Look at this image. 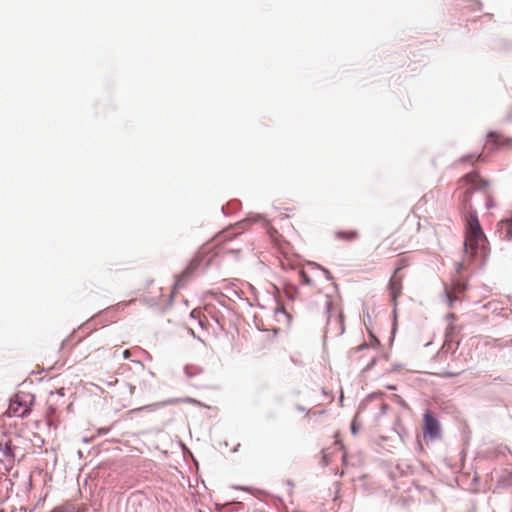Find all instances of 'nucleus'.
Returning <instances> with one entry per match:
<instances>
[{
  "instance_id": "bb28decb",
  "label": "nucleus",
  "mask_w": 512,
  "mask_h": 512,
  "mask_svg": "<svg viewBox=\"0 0 512 512\" xmlns=\"http://www.w3.org/2000/svg\"><path fill=\"white\" fill-rule=\"evenodd\" d=\"M296 408L301 412L305 411V408L303 406L297 405Z\"/></svg>"
},
{
  "instance_id": "72a5a7b5",
  "label": "nucleus",
  "mask_w": 512,
  "mask_h": 512,
  "mask_svg": "<svg viewBox=\"0 0 512 512\" xmlns=\"http://www.w3.org/2000/svg\"><path fill=\"white\" fill-rule=\"evenodd\" d=\"M48 413H49V414H51V413H52L51 405L48 407Z\"/></svg>"
},
{
  "instance_id": "f03ea898",
  "label": "nucleus",
  "mask_w": 512,
  "mask_h": 512,
  "mask_svg": "<svg viewBox=\"0 0 512 512\" xmlns=\"http://www.w3.org/2000/svg\"><path fill=\"white\" fill-rule=\"evenodd\" d=\"M463 181H465L467 184L472 185L471 188H469L466 193L472 194L475 191H484L485 197H486V203L485 207L486 209H491L495 206L492 196L489 193V191L485 190L489 186V182L487 180L482 179L477 173L471 172L466 174L463 178Z\"/></svg>"
},
{
  "instance_id": "2f4dec72",
  "label": "nucleus",
  "mask_w": 512,
  "mask_h": 512,
  "mask_svg": "<svg viewBox=\"0 0 512 512\" xmlns=\"http://www.w3.org/2000/svg\"><path fill=\"white\" fill-rule=\"evenodd\" d=\"M281 265H282V267H283L284 269H286V268H287V266L285 265V263H284V262H281Z\"/></svg>"
},
{
  "instance_id": "9b49d317",
  "label": "nucleus",
  "mask_w": 512,
  "mask_h": 512,
  "mask_svg": "<svg viewBox=\"0 0 512 512\" xmlns=\"http://www.w3.org/2000/svg\"><path fill=\"white\" fill-rule=\"evenodd\" d=\"M184 373L188 378H193L202 373V369L192 365H186L184 367Z\"/></svg>"
},
{
  "instance_id": "5701e85b",
  "label": "nucleus",
  "mask_w": 512,
  "mask_h": 512,
  "mask_svg": "<svg viewBox=\"0 0 512 512\" xmlns=\"http://www.w3.org/2000/svg\"><path fill=\"white\" fill-rule=\"evenodd\" d=\"M506 121L507 122H512V111L508 113V115L506 117Z\"/></svg>"
},
{
  "instance_id": "aec40b11",
  "label": "nucleus",
  "mask_w": 512,
  "mask_h": 512,
  "mask_svg": "<svg viewBox=\"0 0 512 512\" xmlns=\"http://www.w3.org/2000/svg\"><path fill=\"white\" fill-rule=\"evenodd\" d=\"M286 485L288 486L289 493H290V494H292L293 489H294V483H293V481H291V480H287V481H286Z\"/></svg>"
},
{
  "instance_id": "b1692460",
  "label": "nucleus",
  "mask_w": 512,
  "mask_h": 512,
  "mask_svg": "<svg viewBox=\"0 0 512 512\" xmlns=\"http://www.w3.org/2000/svg\"><path fill=\"white\" fill-rule=\"evenodd\" d=\"M506 121L507 122H512V111L508 113V115L506 117Z\"/></svg>"
},
{
  "instance_id": "7c9ffc66",
  "label": "nucleus",
  "mask_w": 512,
  "mask_h": 512,
  "mask_svg": "<svg viewBox=\"0 0 512 512\" xmlns=\"http://www.w3.org/2000/svg\"><path fill=\"white\" fill-rule=\"evenodd\" d=\"M222 212H223L224 214H227V213H228V212L226 211V207H224V206L222 207Z\"/></svg>"
},
{
  "instance_id": "2eb2a0df",
  "label": "nucleus",
  "mask_w": 512,
  "mask_h": 512,
  "mask_svg": "<svg viewBox=\"0 0 512 512\" xmlns=\"http://www.w3.org/2000/svg\"><path fill=\"white\" fill-rule=\"evenodd\" d=\"M337 237L347 239V240H353L357 237V232L352 231V232L346 233V232L339 231L337 233Z\"/></svg>"
},
{
  "instance_id": "1a4fd4ad",
  "label": "nucleus",
  "mask_w": 512,
  "mask_h": 512,
  "mask_svg": "<svg viewBox=\"0 0 512 512\" xmlns=\"http://www.w3.org/2000/svg\"><path fill=\"white\" fill-rule=\"evenodd\" d=\"M179 401H182V399H168V400H165L163 402H157V403H154V404H151V405H147V406H144L142 408H139L138 410H146V409H152V408H157V407H163V406H166V405H172V404H175Z\"/></svg>"
},
{
  "instance_id": "473e14b6",
  "label": "nucleus",
  "mask_w": 512,
  "mask_h": 512,
  "mask_svg": "<svg viewBox=\"0 0 512 512\" xmlns=\"http://www.w3.org/2000/svg\"><path fill=\"white\" fill-rule=\"evenodd\" d=\"M461 268H462V264H459L458 268H457V271L459 272Z\"/></svg>"
},
{
  "instance_id": "c9c22d12",
  "label": "nucleus",
  "mask_w": 512,
  "mask_h": 512,
  "mask_svg": "<svg viewBox=\"0 0 512 512\" xmlns=\"http://www.w3.org/2000/svg\"><path fill=\"white\" fill-rule=\"evenodd\" d=\"M506 345H511L512 346V339Z\"/></svg>"
},
{
  "instance_id": "a211bd4d",
  "label": "nucleus",
  "mask_w": 512,
  "mask_h": 512,
  "mask_svg": "<svg viewBox=\"0 0 512 512\" xmlns=\"http://www.w3.org/2000/svg\"><path fill=\"white\" fill-rule=\"evenodd\" d=\"M445 296L448 299L450 306L452 305L454 300H457V297L452 296L447 290H445Z\"/></svg>"
},
{
  "instance_id": "39448f33",
  "label": "nucleus",
  "mask_w": 512,
  "mask_h": 512,
  "mask_svg": "<svg viewBox=\"0 0 512 512\" xmlns=\"http://www.w3.org/2000/svg\"><path fill=\"white\" fill-rule=\"evenodd\" d=\"M332 311H333V302L327 296V300L325 302V312L328 314V316H327V326L330 329L332 327V325L335 324L338 327L336 333L338 335H341V334L344 333V323H343L342 314L339 313L337 315V317L333 320L332 319Z\"/></svg>"
},
{
  "instance_id": "393cba45",
  "label": "nucleus",
  "mask_w": 512,
  "mask_h": 512,
  "mask_svg": "<svg viewBox=\"0 0 512 512\" xmlns=\"http://www.w3.org/2000/svg\"><path fill=\"white\" fill-rule=\"evenodd\" d=\"M129 355H130L129 350H125V351H123V357H124V358H126V359H127V358H129Z\"/></svg>"
},
{
  "instance_id": "f8f14e48",
  "label": "nucleus",
  "mask_w": 512,
  "mask_h": 512,
  "mask_svg": "<svg viewBox=\"0 0 512 512\" xmlns=\"http://www.w3.org/2000/svg\"><path fill=\"white\" fill-rule=\"evenodd\" d=\"M215 307L211 304H207L205 306V311L211 315V317L218 323V324H221V318L220 316L218 315V313H216L214 311Z\"/></svg>"
},
{
  "instance_id": "0eeeda50",
  "label": "nucleus",
  "mask_w": 512,
  "mask_h": 512,
  "mask_svg": "<svg viewBox=\"0 0 512 512\" xmlns=\"http://www.w3.org/2000/svg\"><path fill=\"white\" fill-rule=\"evenodd\" d=\"M497 233L501 239L512 240V217L498 223Z\"/></svg>"
},
{
  "instance_id": "7ed1b4c3",
  "label": "nucleus",
  "mask_w": 512,
  "mask_h": 512,
  "mask_svg": "<svg viewBox=\"0 0 512 512\" xmlns=\"http://www.w3.org/2000/svg\"><path fill=\"white\" fill-rule=\"evenodd\" d=\"M424 434L430 439H436L441 435L440 423L429 411L424 414Z\"/></svg>"
},
{
  "instance_id": "20e7f679",
  "label": "nucleus",
  "mask_w": 512,
  "mask_h": 512,
  "mask_svg": "<svg viewBox=\"0 0 512 512\" xmlns=\"http://www.w3.org/2000/svg\"><path fill=\"white\" fill-rule=\"evenodd\" d=\"M401 270V267L395 269L393 276L389 280L388 289L391 301L393 302V312L396 317V307H397V297L400 295L402 290V281L400 278H397V273Z\"/></svg>"
},
{
  "instance_id": "f257e3e1",
  "label": "nucleus",
  "mask_w": 512,
  "mask_h": 512,
  "mask_svg": "<svg viewBox=\"0 0 512 512\" xmlns=\"http://www.w3.org/2000/svg\"><path fill=\"white\" fill-rule=\"evenodd\" d=\"M489 253L488 241L481 228L477 211L470 209L465 226L464 260L479 261L484 265Z\"/></svg>"
},
{
  "instance_id": "ddd939ff",
  "label": "nucleus",
  "mask_w": 512,
  "mask_h": 512,
  "mask_svg": "<svg viewBox=\"0 0 512 512\" xmlns=\"http://www.w3.org/2000/svg\"><path fill=\"white\" fill-rule=\"evenodd\" d=\"M480 157H481V155L469 154V155L461 157L459 159V162L460 163H467V162H469L470 164H473L476 160H479Z\"/></svg>"
},
{
  "instance_id": "4468645a",
  "label": "nucleus",
  "mask_w": 512,
  "mask_h": 512,
  "mask_svg": "<svg viewBox=\"0 0 512 512\" xmlns=\"http://www.w3.org/2000/svg\"><path fill=\"white\" fill-rule=\"evenodd\" d=\"M16 403L18 404L19 407H22L21 411H19L18 408H14V404L13 403L10 404L9 409L13 410L14 414H17L18 416H23L26 413V411H27V407L26 406H22V404L18 400L16 401Z\"/></svg>"
},
{
  "instance_id": "a878e982",
  "label": "nucleus",
  "mask_w": 512,
  "mask_h": 512,
  "mask_svg": "<svg viewBox=\"0 0 512 512\" xmlns=\"http://www.w3.org/2000/svg\"><path fill=\"white\" fill-rule=\"evenodd\" d=\"M447 318L450 319V320H454L455 319V315L453 313H449V314H447Z\"/></svg>"
},
{
  "instance_id": "6e6552de",
  "label": "nucleus",
  "mask_w": 512,
  "mask_h": 512,
  "mask_svg": "<svg viewBox=\"0 0 512 512\" xmlns=\"http://www.w3.org/2000/svg\"><path fill=\"white\" fill-rule=\"evenodd\" d=\"M14 446L11 444L9 440H1L0 441V451L3 453L5 457H14Z\"/></svg>"
},
{
  "instance_id": "f3484780",
  "label": "nucleus",
  "mask_w": 512,
  "mask_h": 512,
  "mask_svg": "<svg viewBox=\"0 0 512 512\" xmlns=\"http://www.w3.org/2000/svg\"><path fill=\"white\" fill-rule=\"evenodd\" d=\"M299 274H300L302 284L310 285L312 283V280L310 279V277L307 275V273L304 270H300Z\"/></svg>"
},
{
  "instance_id": "c756f323",
  "label": "nucleus",
  "mask_w": 512,
  "mask_h": 512,
  "mask_svg": "<svg viewBox=\"0 0 512 512\" xmlns=\"http://www.w3.org/2000/svg\"><path fill=\"white\" fill-rule=\"evenodd\" d=\"M134 390H135V387H134V386H132V385H130V392H131V393H133V392H134Z\"/></svg>"
},
{
  "instance_id": "dca6fc26",
  "label": "nucleus",
  "mask_w": 512,
  "mask_h": 512,
  "mask_svg": "<svg viewBox=\"0 0 512 512\" xmlns=\"http://www.w3.org/2000/svg\"><path fill=\"white\" fill-rule=\"evenodd\" d=\"M310 265L313 266L316 269L321 270L325 274L327 280H331L332 279V276H331V274H330L328 269H326V268H324V267H322V266H320V265H318L316 263H310Z\"/></svg>"
},
{
  "instance_id": "423d86ee",
  "label": "nucleus",
  "mask_w": 512,
  "mask_h": 512,
  "mask_svg": "<svg viewBox=\"0 0 512 512\" xmlns=\"http://www.w3.org/2000/svg\"><path fill=\"white\" fill-rule=\"evenodd\" d=\"M199 260H192L184 271H182L180 274L176 276V280L174 283V288L179 289L185 286L187 283L189 277L193 274L194 271H196L199 267Z\"/></svg>"
},
{
  "instance_id": "412c9836",
  "label": "nucleus",
  "mask_w": 512,
  "mask_h": 512,
  "mask_svg": "<svg viewBox=\"0 0 512 512\" xmlns=\"http://www.w3.org/2000/svg\"><path fill=\"white\" fill-rule=\"evenodd\" d=\"M487 138H491V139H493L494 141H496L497 135H496L494 132H490V133L487 135Z\"/></svg>"
},
{
  "instance_id": "9d476101",
  "label": "nucleus",
  "mask_w": 512,
  "mask_h": 512,
  "mask_svg": "<svg viewBox=\"0 0 512 512\" xmlns=\"http://www.w3.org/2000/svg\"><path fill=\"white\" fill-rule=\"evenodd\" d=\"M50 512H79L75 505L71 503H65L63 505L53 508Z\"/></svg>"
},
{
  "instance_id": "4be33fe9",
  "label": "nucleus",
  "mask_w": 512,
  "mask_h": 512,
  "mask_svg": "<svg viewBox=\"0 0 512 512\" xmlns=\"http://www.w3.org/2000/svg\"><path fill=\"white\" fill-rule=\"evenodd\" d=\"M51 395H52V396H53V395H60V396H63V395H64V393L62 392V389H60V390H57L55 393H50V396H51Z\"/></svg>"
},
{
  "instance_id": "6ab92c4d",
  "label": "nucleus",
  "mask_w": 512,
  "mask_h": 512,
  "mask_svg": "<svg viewBox=\"0 0 512 512\" xmlns=\"http://www.w3.org/2000/svg\"><path fill=\"white\" fill-rule=\"evenodd\" d=\"M351 432L353 435H356L358 432V426L355 421L351 423Z\"/></svg>"
},
{
  "instance_id": "cd10ccee",
  "label": "nucleus",
  "mask_w": 512,
  "mask_h": 512,
  "mask_svg": "<svg viewBox=\"0 0 512 512\" xmlns=\"http://www.w3.org/2000/svg\"><path fill=\"white\" fill-rule=\"evenodd\" d=\"M218 302H219V304H220L224 309L228 310V307H227L223 302H221V301H218Z\"/></svg>"
},
{
  "instance_id": "f704fd0d",
  "label": "nucleus",
  "mask_w": 512,
  "mask_h": 512,
  "mask_svg": "<svg viewBox=\"0 0 512 512\" xmlns=\"http://www.w3.org/2000/svg\"><path fill=\"white\" fill-rule=\"evenodd\" d=\"M183 401L188 402V401H191V399L190 398H185V399H183Z\"/></svg>"
},
{
  "instance_id": "c85d7f7f",
  "label": "nucleus",
  "mask_w": 512,
  "mask_h": 512,
  "mask_svg": "<svg viewBox=\"0 0 512 512\" xmlns=\"http://www.w3.org/2000/svg\"><path fill=\"white\" fill-rule=\"evenodd\" d=\"M196 313H197V312H196V310H193V311L191 312V317H193V318H194V317L196 316Z\"/></svg>"
}]
</instances>
